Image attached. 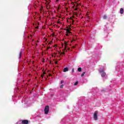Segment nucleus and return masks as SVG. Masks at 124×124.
I'll return each mask as SVG.
<instances>
[{"label":"nucleus","mask_w":124,"mask_h":124,"mask_svg":"<svg viewBox=\"0 0 124 124\" xmlns=\"http://www.w3.org/2000/svg\"><path fill=\"white\" fill-rule=\"evenodd\" d=\"M99 72L103 78H106V73L104 72V70L103 69H100Z\"/></svg>","instance_id":"nucleus-1"},{"label":"nucleus","mask_w":124,"mask_h":124,"mask_svg":"<svg viewBox=\"0 0 124 124\" xmlns=\"http://www.w3.org/2000/svg\"><path fill=\"white\" fill-rule=\"evenodd\" d=\"M48 113H49V107L46 106L45 108V114L47 115Z\"/></svg>","instance_id":"nucleus-2"},{"label":"nucleus","mask_w":124,"mask_h":124,"mask_svg":"<svg viewBox=\"0 0 124 124\" xmlns=\"http://www.w3.org/2000/svg\"><path fill=\"white\" fill-rule=\"evenodd\" d=\"M97 114L98 112L97 111H95L93 115V118L94 121H97Z\"/></svg>","instance_id":"nucleus-3"},{"label":"nucleus","mask_w":124,"mask_h":124,"mask_svg":"<svg viewBox=\"0 0 124 124\" xmlns=\"http://www.w3.org/2000/svg\"><path fill=\"white\" fill-rule=\"evenodd\" d=\"M21 123L22 124H29V121L27 120H24L22 121Z\"/></svg>","instance_id":"nucleus-4"},{"label":"nucleus","mask_w":124,"mask_h":124,"mask_svg":"<svg viewBox=\"0 0 124 124\" xmlns=\"http://www.w3.org/2000/svg\"><path fill=\"white\" fill-rule=\"evenodd\" d=\"M23 52H24V49H22L20 50V53H19V58L22 57V54H23Z\"/></svg>","instance_id":"nucleus-5"},{"label":"nucleus","mask_w":124,"mask_h":124,"mask_svg":"<svg viewBox=\"0 0 124 124\" xmlns=\"http://www.w3.org/2000/svg\"><path fill=\"white\" fill-rule=\"evenodd\" d=\"M68 70H69L68 67L64 68L63 70V72H66L67 71H68Z\"/></svg>","instance_id":"nucleus-6"},{"label":"nucleus","mask_w":124,"mask_h":124,"mask_svg":"<svg viewBox=\"0 0 124 124\" xmlns=\"http://www.w3.org/2000/svg\"><path fill=\"white\" fill-rule=\"evenodd\" d=\"M120 14H124V9L123 8H121L120 9Z\"/></svg>","instance_id":"nucleus-7"},{"label":"nucleus","mask_w":124,"mask_h":124,"mask_svg":"<svg viewBox=\"0 0 124 124\" xmlns=\"http://www.w3.org/2000/svg\"><path fill=\"white\" fill-rule=\"evenodd\" d=\"M70 33H71V32H70V31H69L67 30V35H69V34H70Z\"/></svg>","instance_id":"nucleus-8"},{"label":"nucleus","mask_w":124,"mask_h":124,"mask_svg":"<svg viewBox=\"0 0 124 124\" xmlns=\"http://www.w3.org/2000/svg\"><path fill=\"white\" fill-rule=\"evenodd\" d=\"M82 71V68H78V71L79 72H81V71Z\"/></svg>","instance_id":"nucleus-9"},{"label":"nucleus","mask_w":124,"mask_h":124,"mask_svg":"<svg viewBox=\"0 0 124 124\" xmlns=\"http://www.w3.org/2000/svg\"><path fill=\"white\" fill-rule=\"evenodd\" d=\"M85 74H86V72H83L82 73V74H81V77H83L84 76V75H85Z\"/></svg>","instance_id":"nucleus-10"},{"label":"nucleus","mask_w":124,"mask_h":124,"mask_svg":"<svg viewBox=\"0 0 124 124\" xmlns=\"http://www.w3.org/2000/svg\"><path fill=\"white\" fill-rule=\"evenodd\" d=\"M103 19H107V16H106V15H104V16H103Z\"/></svg>","instance_id":"nucleus-11"},{"label":"nucleus","mask_w":124,"mask_h":124,"mask_svg":"<svg viewBox=\"0 0 124 124\" xmlns=\"http://www.w3.org/2000/svg\"><path fill=\"white\" fill-rule=\"evenodd\" d=\"M16 124H22V122L19 121V122H17Z\"/></svg>","instance_id":"nucleus-12"},{"label":"nucleus","mask_w":124,"mask_h":124,"mask_svg":"<svg viewBox=\"0 0 124 124\" xmlns=\"http://www.w3.org/2000/svg\"><path fill=\"white\" fill-rule=\"evenodd\" d=\"M75 86H76V85H78V81H77L75 84Z\"/></svg>","instance_id":"nucleus-13"},{"label":"nucleus","mask_w":124,"mask_h":124,"mask_svg":"<svg viewBox=\"0 0 124 124\" xmlns=\"http://www.w3.org/2000/svg\"><path fill=\"white\" fill-rule=\"evenodd\" d=\"M62 88H63V85H62L61 86H60V89H62Z\"/></svg>","instance_id":"nucleus-14"},{"label":"nucleus","mask_w":124,"mask_h":124,"mask_svg":"<svg viewBox=\"0 0 124 124\" xmlns=\"http://www.w3.org/2000/svg\"><path fill=\"white\" fill-rule=\"evenodd\" d=\"M61 84H62V83H63V80H61Z\"/></svg>","instance_id":"nucleus-15"},{"label":"nucleus","mask_w":124,"mask_h":124,"mask_svg":"<svg viewBox=\"0 0 124 124\" xmlns=\"http://www.w3.org/2000/svg\"><path fill=\"white\" fill-rule=\"evenodd\" d=\"M72 72H74V69H73L72 70Z\"/></svg>","instance_id":"nucleus-16"},{"label":"nucleus","mask_w":124,"mask_h":124,"mask_svg":"<svg viewBox=\"0 0 124 124\" xmlns=\"http://www.w3.org/2000/svg\"><path fill=\"white\" fill-rule=\"evenodd\" d=\"M56 1L58 2V1H59V0H56Z\"/></svg>","instance_id":"nucleus-17"},{"label":"nucleus","mask_w":124,"mask_h":124,"mask_svg":"<svg viewBox=\"0 0 124 124\" xmlns=\"http://www.w3.org/2000/svg\"><path fill=\"white\" fill-rule=\"evenodd\" d=\"M65 46H66V43H65Z\"/></svg>","instance_id":"nucleus-18"},{"label":"nucleus","mask_w":124,"mask_h":124,"mask_svg":"<svg viewBox=\"0 0 124 124\" xmlns=\"http://www.w3.org/2000/svg\"><path fill=\"white\" fill-rule=\"evenodd\" d=\"M71 1H72V0H70Z\"/></svg>","instance_id":"nucleus-19"}]
</instances>
